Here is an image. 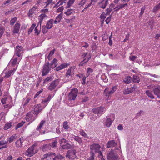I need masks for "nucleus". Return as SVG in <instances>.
Listing matches in <instances>:
<instances>
[{"instance_id":"f257e3e1","label":"nucleus","mask_w":160,"mask_h":160,"mask_svg":"<svg viewBox=\"0 0 160 160\" xmlns=\"http://www.w3.org/2000/svg\"><path fill=\"white\" fill-rule=\"evenodd\" d=\"M106 111L105 108L104 107L100 106L94 108L92 109V112L95 114H97L99 116L103 114Z\"/></svg>"},{"instance_id":"f03ea898","label":"nucleus","mask_w":160,"mask_h":160,"mask_svg":"<svg viewBox=\"0 0 160 160\" xmlns=\"http://www.w3.org/2000/svg\"><path fill=\"white\" fill-rule=\"evenodd\" d=\"M49 62H48L43 66V68L42 71V77L47 75L51 70V68L49 67Z\"/></svg>"},{"instance_id":"7ed1b4c3","label":"nucleus","mask_w":160,"mask_h":160,"mask_svg":"<svg viewBox=\"0 0 160 160\" xmlns=\"http://www.w3.org/2000/svg\"><path fill=\"white\" fill-rule=\"evenodd\" d=\"M100 146L98 144H93L90 146V148L91 149L90 153H94V152L97 153L100 152V155L102 156L101 151H99V149Z\"/></svg>"},{"instance_id":"20e7f679","label":"nucleus","mask_w":160,"mask_h":160,"mask_svg":"<svg viewBox=\"0 0 160 160\" xmlns=\"http://www.w3.org/2000/svg\"><path fill=\"white\" fill-rule=\"evenodd\" d=\"M107 157L108 160H117L118 158V154L112 152L107 155Z\"/></svg>"},{"instance_id":"39448f33","label":"nucleus","mask_w":160,"mask_h":160,"mask_svg":"<svg viewBox=\"0 0 160 160\" xmlns=\"http://www.w3.org/2000/svg\"><path fill=\"white\" fill-rule=\"evenodd\" d=\"M60 81V79H57L52 82L48 87V89L52 91L55 89Z\"/></svg>"},{"instance_id":"423d86ee","label":"nucleus","mask_w":160,"mask_h":160,"mask_svg":"<svg viewBox=\"0 0 160 160\" xmlns=\"http://www.w3.org/2000/svg\"><path fill=\"white\" fill-rule=\"evenodd\" d=\"M137 88V86L134 84L132 87L125 89L123 91V93L125 95L129 94L132 93L133 91H134Z\"/></svg>"},{"instance_id":"0eeeda50","label":"nucleus","mask_w":160,"mask_h":160,"mask_svg":"<svg viewBox=\"0 0 160 160\" xmlns=\"http://www.w3.org/2000/svg\"><path fill=\"white\" fill-rule=\"evenodd\" d=\"M78 93V90L77 88H75L74 91L71 92L68 96L69 99L70 100H74L77 96Z\"/></svg>"},{"instance_id":"6e6552de","label":"nucleus","mask_w":160,"mask_h":160,"mask_svg":"<svg viewBox=\"0 0 160 160\" xmlns=\"http://www.w3.org/2000/svg\"><path fill=\"white\" fill-rule=\"evenodd\" d=\"M35 146L36 145L34 144L28 149L26 152L28 153V155L31 156L37 152L36 150L34 151V148Z\"/></svg>"},{"instance_id":"1a4fd4ad","label":"nucleus","mask_w":160,"mask_h":160,"mask_svg":"<svg viewBox=\"0 0 160 160\" xmlns=\"http://www.w3.org/2000/svg\"><path fill=\"white\" fill-rule=\"evenodd\" d=\"M23 48L22 46H17L16 47V54L18 57L21 56L22 53Z\"/></svg>"},{"instance_id":"9d476101","label":"nucleus","mask_w":160,"mask_h":160,"mask_svg":"<svg viewBox=\"0 0 160 160\" xmlns=\"http://www.w3.org/2000/svg\"><path fill=\"white\" fill-rule=\"evenodd\" d=\"M108 0H102L101 2L98 3V5L99 7L105 9L106 6L108 4Z\"/></svg>"},{"instance_id":"9b49d317","label":"nucleus","mask_w":160,"mask_h":160,"mask_svg":"<svg viewBox=\"0 0 160 160\" xmlns=\"http://www.w3.org/2000/svg\"><path fill=\"white\" fill-rule=\"evenodd\" d=\"M20 26V22L18 21L17 22L14 26L12 32L14 33H18L19 32Z\"/></svg>"},{"instance_id":"f8f14e48","label":"nucleus","mask_w":160,"mask_h":160,"mask_svg":"<svg viewBox=\"0 0 160 160\" xmlns=\"http://www.w3.org/2000/svg\"><path fill=\"white\" fill-rule=\"evenodd\" d=\"M154 94L159 98H160V87L156 88L153 89Z\"/></svg>"},{"instance_id":"ddd939ff","label":"nucleus","mask_w":160,"mask_h":160,"mask_svg":"<svg viewBox=\"0 0 160 160\" xmlns=\"http://www.w3.org/2000/svg\"><path fill=\"white\" fill-rule=\"evenodd\" d=\"M113 93L111 89L109 90V88H106L104 92V94L105 95V96L106 97H108V99L109 96Z\"/></svg>"},{"instance_id":"4468645a","label":"nucleus","mask_w":160,"mask_h":160,"mask_svg":"<svg viewBox=\"0 0 160 160\" xmlns=\"http://www.w3.org/2000/svg\"><path fill=\"white\" fill-rule=\"evenodd\" d=\"M132 81V78L131 76H128L124 78L123 82L126 84H129Z\"/></svg>"},{"instance_id":"2eb2a0df","label":"nucleus","mask_w":160,"mask_h":160,"mask_svg":"<svg viewBox=\"0 0 160 160\" xmlns=\"http://www.w3.org/2000/svg\"><path fill=\"white\" fill-rule=\"evenodd\" d=\"M53 22V19H51L47 22L46 27L48 29H50L52 27V25Z\"/></svg>"},{"instance_id":"dca6fc26","label":"nucleus","mask_w":160,"mask_h":160,"mask_svg":"<svg viewBox=\"0 0 160 160\" xmlns=\"http://www.w3.org/2000/svg\"><path fill=\"white\" fill-rule=\"evenodd\" d=\"M132 81L134 83H138L140 81V77L139 76L134 75L132 78Z\"/></svg>"},{"instance_id":"f3484780","label":"nucleus","mask_w":160,"mask_h":160,"mask_svg":"<svg viewBox=\"0 0 160 160\" xmlns=\"http://www.w3.org/2000/svg\"><path fill=\"white\" fill-rule=\"evenodd\" d=\"M65 157L60 154H56L54 157L53 158V160H63Z\"/></svg>"},{"instance_id":"a211bd4d","label":"nucleus","mask_w":160,"mask_h":160,"mask_svg":"<svg viewBox=\"0 0 160 160\" xmlns=\"http://www.w3.org/2000/svg\"><path fill=\"white\" fill-rule=\"evenodd\" d=\"M115 145L116 144H115L114 140H111L108 141L107 144V148H109L112 147H114Z\"/></svg>"},{"instance_id":"6ab92c4d","label":"nucleus","mask_w":160,"mask_h":160,"mask_svg":"<svg viewBox=\"0 0 160 160\" xmlns=\"http://www.w3.org/2000/svg\"><path fill=\"white\" fill-rule=\"evenodd\" d=\"M22 140V139L21 138L17 141L15 144L17 147H20L22 146V143L23 142Z\"/></svg>"},{"instance_id":"aec40b11","label":"nucleus","mask_w":160,"mask_h":160,"mask_svg":"<svg viewBox=\"0 0 160 160\" xmlns=\"http://www.w3.org/2000/svg\"><path fill=\"white\" fill-rule=\"evenodd\" d=\"M71 145L70 144L67 142L65 145L63 144L62 145V148L63 149H70L71 148Z\"/></svg>"},{"instance_id":"412c9836","label":"nucleus","mask_w":160,"mask_h":160,"mask_svg":"<svg viewBox=\"0 0 160 160\" xmlns=\"http://www.w3.org/2000/svg\"><path fill=\"white\" fill-rule=\"evenodd\" d=\"M112 121L110 118H108L106 120L105 122V125L108 127H110L111 125L112 124Z\"/></svg>"},{"instance_id":"4be33fe9","label":"nucleus","mask_w":160,"mask_h":160,"mask_svg":"<svg viewBox=\"0 0 160 160\" xmlns=\"http://www.w3.org/2000/svg\"><path fill=\"white\" fill-rule=\"evenodd\" d=\"M46 121L45 120H42L40 122V123L39 125L37 127V128L36 129V130L38 131V130H40L42 127L43 126L44 124H45Z\"/></svg>"},{"instance_id":"5701e85b","label":"nucleus","mask_w":160,"mask_h":160,"mask_svg":"<svg viewBox=\"0 0 160 160\" xmlns=\"http://www.w3.org/2000/svg\"><path fill=\"white\" fill-rule=\"evenodd\" d=\"M91 56H90L87 59V61H85L86 60V58H84V60L82 61L79 64V66H84L88 62V61L91 58Z\"/></svg>"},{"instance_id":"b1692460","label":"nucleus","mask_w":160,"mask_h":160,"mask_svg":"<svg viewBox=\"0 0 160 160\" xmlns=\"http://www.w3.org/2000/svg\"><path fill=\"white\" fill-rule=\"evenodd\" d=\"M17 138V137L16 136V135L14 134L9 138L8 141L9 142H11L15 140Z\"/></svg>"},{"instance_id":"393cba45","label":"nucleus","mask_w":160,"mask_h":160,"mask_svg":"<svg viewBox=\"0 0 160 160\" xmlns=\"http://www.w3.org/2000/svg\"><path fill=\"white\" fill-rule=\"evenodd\" d=\"M160 9V2L157 5L154 7L152 10V12L153 13H156L158 10Z\"/></svg>"},{"instance_id":"a878e982","label":"nucleus","mask_w":160,"mask_h":160,"mask_svg":"<svg viewBox=\"0 0 160 160\" xmlns=\"http://www.w3.org/2000/svg\"><path fill=\"white\" fill-rule=\"evenodd\" d=\"M72 138L79 144H81L82 142V139L80 137L74 135Z\"/></svg>"},{"instance_id":"bb28decb","label":"nucleus","mask_w":160,"mask_h":160,"mask_svg":"<svg viewBox=\"0 0 160 160\" xmlns=\"http://www.w3.org/2000/svg\"><path fill=\"white\" fill-rule=\"evenodd\" d=\"M146 8V7L145 6L142 8L141 10V12H140L139 14L138 15L139 18H142V15H143Z\"/></svg>"},{"instance_id":"cd10ccee","label":"nucleus","mask_w":160,"mask_h":160,"mask_svg":"<svg viewBox=\"0 0 160 160\" xmlns=\"http://www.w3.org/2000/svg\"><path fill=\"white\" fill-rule=\"evenodd\" d=\"M146 93L148 97H149L151 99H154V97L152 93L149 90H147L146 91Z\"/></svg>"},{"instance_id":"c85d7f7f","label":"nucleus","mask_w":160,"mask_h":160,"mask_svg":"<svg viewBox=\"0 0 160 160\" xmlns=\"http://www.w3.org/2000/svg\"><path fill=\"white\" fill-rule=\"evenodd\" d=\"M11 63L12 66L14 67L17 64V58H15L11 60Z\"/></svg>"},{"instance_id":"c756f323","label":"nucleus","mask_w":160,"mask_h":160,"mask_svg":"<svg viewBox=\"0 0 160 160\" xmlns=\"http://www.w3.org/2000/svg\"><path fill=\"white\" fill-rule=\"evenodd\" d=\"M50 145L49 144H46L43 146L42 149L43 151H46L48 149H50Z\"/></svg>"},{"instance_id":"7c9ffc66","label":"nucleus","mask_w":160,"mask_h":160,"mask_svg":"<svg viewBox=\"0 0 160 160\" xmlns=\"http://www.w3.org/2000/svg\"><path fill=\"white\" fill-rule=\"evenodd\" d=\"M12 122H8L5 125L4 128V129L5 130H7L8 129L10 128L12 126L11 124Z\"/></svg>"},{"instance_id":"2f4dec72","label":"nucleus","mask_w":160,"mask_h":160,"mask_svg":"<svg viewBox=\"0 0 160 160\" xmlns=\"http://www.w3.org/2000/svg\"><path fill=\"white\" fill-rule=\"evenodd\" d=\"M17 20V18L14 17L12 18L10 21V25L12 26L15 23Z\"/></svg>"},{"instance_id":"473e14b6","label":"nucleus","mask_w":160,"mask_h":160,"mask_svg":"<svg viewBox=\"0 0 160 160\" xmlns=\"http://www.w3.org/2000/svg\"><path fill=\"white\" fill-rule=\"evenodd\" d=\"M80 133V135L85 138H87L88 135L82 129L80 130L79 131Z\"/></svg>"},{"instance_id":"72a5a7b5","label":"nucleus","mask_w":160,"mask_h":160,"mask_svg":"<svg viewBox=\"0 0 160 160\" xmlns=\"http://www.w3.org/2000/svg\"><path fill=\"white\" fill-rule=\"evenodd\" d=\"M48 29L45 27V25H43L42 27V31L44 34L46 33L48 31Z\"/></svg>"},{"instance_id":"f704fd0d","label":"nucleus","mask_w":160,"mask_h":160,"mask_svg":"<svg viewBox=\"0 0 160 160\" xmlns=\"http://www.w3.org/2000/svg\"><path fill=\"white\" fill-rule=\"evenodd\" d=\"M36 26V24L34 23H33L30 28L29 29L28 31V34H30L31 32H32L35 27Z\"/></svg>"},{"instance_id":"c9c22d12","label":"nucleus","mask_w":160,"mask_h":160,"mask_svg":"<svg viewBox=\"0 0 160 160\" xmlns=\"http://www.w3.org/2000/svg\"><path fill=\"white\" fill-rule=\"evenodd\" d=\"M62 17V13H61L59 14L56 17V19L59 22H60Z\"/></svg>"},{"instance_id":"e433bc0d","label":"nucleus","mask_w":160,"mask_h":160,"mask_svg":"<svg viewBox=\"0 0 160 160\" xmlns=\"http://www.w3.org/2000/svg\"><path fill=\"white\" fill-rule=\"evenodd\" d=\"M72 10H73L72 9H68L67 10V11L64 12V14H65L66 15L69 16L72 13Z\"/></svg>"},{"instance_id":"4c0bfd02","label":"nucleus","mask_w":160,"mask_h":160,"mask_svg":"<svg viewBox=\"0 0 160 160\" xmlns=\"http://www.w3.org/2000/svg\"><path fill=\"white\" fill-rule=\"evenodd\" d=\"M24 123V122H23V121L20 123H19L15 127V129L17 130L18 128L21 127L23 125Z\"/></svg>"},{"instance_id":"58836bf2","label":"nucleus","mask_w":160,"mask_h":160,"mask_svg":"<svg viewBox=\"0 0 160 160\" xmlns=\"http://www.w3.org/2000/svg\"><path fill=\"white\" fill-rule=\"evenodd\" d=\"M102 40L104 41L108 38V36L106 33H105L102 35Z\"/></svg>"},{"instance_id":"ea45409f","label":"nucleus","mask_w":160,"mask_h":160,"mask_svg":"<svg viewBox=\"0 0 160 160\" xmlns=\"http://www.w3.org/2000/svg\"><path fill=\"white\" fill-rule=\"evenodd\" d=\"M12 72V70H10L8 72L6 73L5 75L4 76L5 78H8L11 75Z\"/></svg>"},{"instance_id":"a19ab883","label":"nucleus","mask_w":160,"mask_h":160,"mask_svg":"<svg viewBox=\"0 0 160 160\" xmlns=\"http://www.w3.org/2000/svg\"><path fill=\"white\" fill-rule=\"evenodd\" d=\"M58 143L57 141H55L54 142H52L51 143L49 144L50 145V147L51 146L53 148L56 147V145Z\"/></svg>"},{"instance_id":"79ce46f5","label":"nucleus","mask_w":160,"mask_h":160,"mask_svg":"<svg viewBox=\"0 0 160 160\" xmlns=\"http://www.w3.org/2000/svg\"><path fill=\"white\" fill-rule=\"evenodd\" d=\"M52 80V77H47L44 80L43 82V83L44 84L45 82H49V81H51Z\"/></svg>"},{"instance_id":"37998d69","label":"nucleus","mask_w":160,"mask_h":160,"mask_svg":"<svg viewBox=\"0 0 160 160\" xmlns=\"http://www.w3.org/2000/svg\"><path fill=\"white\" fill-rule=\"evenodd\" d=\"M112 14L108 18H107L105 20V22L107 24H108L111 20L112 18Z\"/></svg>"},{"instance_id":"c03bdc74","label":"nucleus","mask_w":160,"mask_h":160,"mask_svg":"<svg viewBox=\"0 0 160 160\" xmlns=\"http://www.w3.org/2000/svg\"><path fill=\"white\" fill-rule=\"evenodd\" d=\"M93 72V70L90 68H88L87 70V77H88L90 74V73L92 72Z\"/></svg>"},{"instance_id":"a18cd8bd","label":"nucleus","mask_w":160,"mask_h":160,"mask_svg":"<svg viewBox=\"0 0 160 160\" xmlns=\"http://www.w3.org/2000/svg\"><path fill=\"white\" fill-rule=\"evenodd\" d=\"M72 75L71 74V68H70L68 69L66 73V76L67 77L69 78V76H71Z\"/></svg>"},{"instance_id":"49530a36","label":"nucleus","mask_w":160,"mask_h":160,"mask_svg":"<svg viewBox=\"0 0 160 160\" xmlns=\"http://www.w3.org/2000/svg\"><path fill=\"white\" fill-rule=\"evenodd\" d=\"M60 141V146H62V145H63V143L64 142L66 143L67 142H68V141H67L64 138H62L59 141Z\"/></svg>"},{"instance_id":"de8ad7c7","label":"nucleus","mask_w":160,"mask_h":160,"mask_svg":"<svg viewBox=\"0 0 160 160\" xmlns=\"http://www.w3.org/2000/svg\"><path fill=\"white\" fill-rule=\"evenodd\" d=\"M58 60L56 58H54L53 60L50 63V68H52V66H53L54 64L55 63V62H57Z\"/></svg>"},{"instance_id":"09e8293b","label":"nucleus","mask_w":160,"mask_h":160,"mask_svg":"<svg viewBox=\"0 0 160 160\" xmlns=\"http://www.w3.org/2000/svg\"><path fill=\"white\" fill-rule=\"evenodd\" d=\"M63 127L65 129H67L69 128L68 124V122L67 121H65L63 122Z\"/></svg>"},{"instance_id":"8fccbe9b","label":"nucleus","mask_w":160,"mask_h":160,"mask_svg":"<svg viewBox=\"0 0 160 160\" xmlns=\"http://www.w3.org/2000/svg\"><path fill=\"white\" fill-rule=\"evenodd\" d=\"M49 156L48 157H49L50 158H53L56 156V154L53 152H49Z\"/></svg>"},{"instance_id":"3c124183","label":"nucleus","mask_w":160,"mask_h":160,"mask_svg":"<svg viewBox=\"0 0 160 160\" xmlns=\"http://www.w3.org/2000/svg\"><path fill=\"white\" fill-rule=\"evenodd\" d=\"M42 80V78L41 77H40L38 78V81H37V84H36V86L37 87H38V86H39V84L40 83V82H41V81Z\"/></svg>"},{"instance_id":"603ef678","label":"nucleus","mask_w":160,"mask_h":160,"mask_svg":"<svg viewBox=\"0 0 160 160\" xmlns=\"http://www.w3.org/2000/svg\"><path fill=\"white\" fill-rule=\"evenodd\" d=\"M86 0H82L78 4L79 7L83 6L86 3Z\"/></svg>"},{"instance_id":"864d4df0","label":"nucleus","mask_w":160,"mask_h":160,"mask_svg":"<svg viewBox=\"0 0 160 160\" xmlns=\"http://www.w3.org/2000/svg\"><path fill=\"white\" fill-rule=\"evenodd\" d=\"M43 91V89H41L39 91H38L37 92L36 95H35L34 97V98H37L38 96L39 95V94L42 92Z\"/></svg>"},{"instance_id":"5fc2aeb1","label":"nucleus","mask_w":160,"mask_h":160,"mask_svg":"<svg viewBox=\"0 0 160 160\" xmlns=\"http://www.w3.org/2000/svg\"><path fill=\"white\" fill-rule=\"evenodd\" d=\"M4 29L3 27L0 28V38L2 37V35L4 33Z\"/></svg>"},{"instance_id":"6e6d98bb","label":"nucleus","mask_w":160,"mask_h":160,"mask_svg":"<svg viewBox=\"0 0 160 160\" xmlns=\"http://www.w3.org/2000/svg\"><path fill=\"white\" fill-rule=\"evenodd\" d=\"M69 65V64H66V63H63L61 64L60 65L61 67V68L62 69H63L66 68L67 66Z\"/></svg>"},{"instance_id":"4d7b16f0","label":"nucleus","mask_w":160,"mask_h":160,"mask_svg":"<svg viewBox=\"0 0 160 160\" xmlns=\"http://www.w3.org/2000/svg\"><path fill=\"white\" fill-rule=\"evenodd\" d=\"M91 156L89 157L88 159V160H94V153H91Z\"/></svg>"},{"instance_id":"13d9d810","label":"nucleus","mask_w":160,"mask_h":160,"mask_svg":"<svg viewBox=\"0 0 160 160\" xmlns=\"http://www.w3.org/2000/svg\"><path fill=\"white\" fill-rule=\"evenodd\" d=\"M63 7L62 6L60 7H59L57 9V12L58 13L62 11L63 10Z\"/></svg>"},{"instance_id":"bf43d9fd","label":"nucleus","mask_w":160,"mask_h":160,"mask_svg":"<svg viewBox=\"0 0 160 160\" xmlns=\"http://www.w3.org/2000/svg\"><path fill=\"white\" fill-rule=\"evenodd\" d=\"M100 18L101 19H104L105 20V18H106V16H105L104 14V12H102L100 16Z\"/></svg>"},{"instance_id":"052dcab7","label":"nucleus","mask_w":160,"mask_h":160,"mask_svg":"<svg viewBox=\"0 0 160 160\" xmlns=\"http://www.w3.org/2000/svg\"><path fill=\"white\" fill-rule=\"evenodd\" d=\"M119 5V9H122L124 7L128 5V4L127 3H126L125 4H120Z\"/></svg>"},{"instance_id":"680f3d73","label":"nucleus","mask_w":160,"mask_h":160,"mask_svg":"<svg viewBox=\"0 0 160 160\" xmlns=\"http://www.w3.org/2000/svg\"><path fill=\"white\" fill-rule=\"evenodd\" d=\"M34 13V11H33L32 9H31L29 10L28 13V16L29 17L32 16V15Z\"/></svg>"},{"instance_id":"e2e57ef3","label":"nucleus","mask_w":160,"mask_h":160,"mask_svg":"<svg viewBox=\"0 0 160 160\" xmlns=\"http://www.w3.org/2000/svg\"><path fill=\"white\" fill-rule=\"evenodd\" d=\"M40 19L41 20H43V19L47 17V16L45 14H42L39 16Z\"/></svg>"},{"instance_id":"0e129e2a","label":"nucleus","mask_w":160,"mask_h":160,"mask_svg":"<svg viewBox=\"0 0 160 160\" xmlns=\"http://www.w3.org/2000/svg\"><path fill=\"white\" fill-rule=\"evenodd\" d=\"M38 27V25L37 26V27L35 28L34 31L35 32V33L37 34V35H38L39 34L40 30L39 31L37 29V28Z\"/></svg>"},{"instance_id":"69168bd1","label":"nucleus","mask_w":160,"mask_h":160,"mask_svg":"<svg viewBox=\"0 0 160 160\" xmlns=\"http://www.w3.org/2000/svg\"><path fill=\"white\" fill-rule=\"evenodd\" d=\"M129 58L130 60L134 61L137 58V57L135 56H132L129 57Z\"/></svg>"},{"instance_id":"338daca9","label":"nucleus","mask_w":160,"mask_h":160,"mask_svg":"<svg viewBox=\"0 0 160 160\" xmlns=\"http://www.w3.org/2000/svg\"><path fill=\"white\" fill-rule=\"evenodd\" d=\"M74 1L75 0H69L68 3L71 6L74 3Z\"/></svg>"},{"instance_id":"774afa93","label":"nucleus","mask_w":160,"mask_h":160,"mask_svg":"<svg viewBox=\"0 0 160 160\" xmlns=\"http://www.w3.org/2000/svg\"><path fill=\"white\" fill-rule=\"evenodd\" d=\"M35 108H34V109L36 110V109H38L40 108L41 107V105L40 104H38L34 106Z\"/></svg>"}]
</instances>
